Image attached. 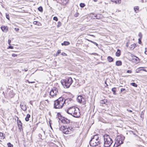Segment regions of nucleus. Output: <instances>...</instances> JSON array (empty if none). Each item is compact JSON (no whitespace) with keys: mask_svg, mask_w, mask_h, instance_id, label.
<instances>
[{"mask_svg":"<svg viewBox=\"0 0 147 147\" xmlns=\"http://www.w3.org/2000/svg\"><path fill=\"white\" fill-rule=\"evenodd\" d=\"M0 136L2 137V138H3L5 137V136H3V134L1 132H0Z\"/></svg>","mask_w":147,"mask_h":147,"instance_id":"nucleus-37","label":"nucleus"},{"mask_svg":"<svg viewBox=\"0 0 147 147\" xmlns=\"http://www.w3.org/2000/svg\"><path fill=\"white\" fill-rule=\"evenodd\" d=\"M77 101L80 103L84 104L85 103V99L82 96H78L77 98Z\"/></svg>","mask_w":147,"mask_h":147,"instance_id":"nucleus-8","label":"nucleus"},{"mask_svg":"<svg viewBox=\"0 0 147 147\" xmlns=\"http://www.w3.org/2000/svg\"><path fill=\"white\" fill-rule=\"evenodd\" d=\"M88 35H90V36H93L94 37H95V36L94 35H91V34H89Z\"/></svg>","mask_w":147,"mask_h":147,"instance_id":"nucleus-58","label":"nucleus"},{"mask_svg":"<svg viewBox=\"0 0 147 147\" xmlns=\"http://www.w3.org/2000/svg\"><path fill=\"white\" fill-rule=\"evenodd\" d=\"M116 2H118V0H116Z\"/></svg>","mask_w":147,"mask_h":147,"instance_id":"nucleus-62","label":"nucleus"},{"mask_svg":"<svg viewBox=\"0 0 147 147\" xmlns=\"http://www.w3.org/2000/svg\"><path fill=\"white\" fill-rule=\"evenodd\" d=\"M105 84H107V83H106V81H105Z\"/></svg>","mask_w":147,"mask_h":147,"instance_id":"nucleus-61","label":"nucleus"},{"mask_svg":"<svg viewBox=\"0 0 147 147\" xmlns=\"http://www.w3.org/2000/svg\"><path fill=\"white\" fill-rule=\"evenodd\" d=\"M12 56L13 57H15L17 56V55L15 54H12Z\"/></svg>","mask_w":147,"mask_h":147,"instance_id":"nucleus-44","label":"nucleus"},{"mask_svg":"<svg viewBox=\"0 0 147 147\" xmlns=\"http://www.w3.org/2000/svg\"><path fill=\"white\" fill-rule=\"evenodd\" d=\"M106 85L107 86H108V84H106Z\"/></svg>","mask_w":147,"mask_h":147,"instance_id":"nucleus-64","label":"nucleus"},{"mask_svg":"<svg viewBox=\"0 0 147 147\" xmlns=\"http://www.w3.org/2000/svg\"><path fill=\"white\" fill-rule=\"evenodd\" d=\"M120 53H121L120 50L119 49H118L117 50V51L116 53V54H115L116 55L117 57H119L120 55Z\"/></svg>","mask_w":147,"mask_h":147,"instance_id":"nucleus-19","label":"nucleus"},{"mask_svg":"<svg viewBox=\"0 0 147 147\" xmlns=\"http://www.w3.org/2000/svg\"><path fill=\"white\" fill-rule=\"evenodd\" d=\"M100 140H95L92 139L90 142V145L92 146H95L100 144Z\"/></svg>","mask_w":147,"mask_h":147,"instance_id":"nucleus-6","label":"nucleus"},{"mask_svg":"<svg viewBox=\"0 0 147 147\" xmlns=\"http://www.w3.org/2000/svg\"><path fill=\"white\" fill-rule=\"evenodd\" d=\"M25 71H27V70L25 69Z\"/></svg>","mask_w":147,"mask_h":147,"instance_id":"nucleus-63","label":"nucleus"},{"mask_svg":"<svg viewBox=\"0 0 147 147\" xmlns=\"http://www.w3.org/2000/svg\"><path fill=\"white\" fill-rule=\"evenodd\" d=\"M112 2L115 3L116 4H119L121 3V0H111Z\"/></svg>","mask_w":147,"mask_h":147,"instance_id":"nucleus-16","label":"nucleus"},{"mask_svg":"<svg viewBox=\"0 0 147 147\" xmlns=\"http://www.w3.org/2000/svg\"><path fill=\"white\" fill-rule=\"evenodd\" d=\"M98 0H94V2H96Z\"/></svg>","mask_w":147,"mask_h":147,"instance_id":"nucleus-60","label":"nucleus"},{"mask_svg":"<svg viewBox=\"0 0 147 147\" xmlns=\"http://www.w3.org/2000/svg\"><path fill=\"white\" fill-rule=\"evenodd\" d=\"M11 40L10 39H9L8 40V44L9 45H10V43H11Z\"/></svg>","mask_w":147,"mask_h":147,"instance_id":"nucleus-51","label":"nucleus"},{"mask_svg":"<svg viewBox=\"0 0 147 147\" xmlns=\"http://www.w3.org/2000/svg\"><path fill=\"white\" fill-rule=\"evenodd\" d=\"M104 139V146L105 147H109L113 141L109 136L107 134H105L103 136Z\"/></svg>","mask_w":147,"mask_h":147,"instance_id":"nucleus-3","label":"nucleus"},{"mask_svg":"<svg viewBox=\"0 0 147 147\" xmlns=\"http://www.w3.org/2000/svg\"><path fill=\"white\" fill-rule=\"evenodd\" d=\"M53 20H55L56 21H58V19L57 18V17H54L53 18Z\"/></svg>","mask_w":147,"mask_h":147,"instance_id":"nucleus-40","label":"nucleus"},{"mask_svg":"<svg viewBox=\"0 0 147 147\" xmlns=\"http://www.w3.org/2000/svg\"><path fill=\"white\" fill-rule=\"evenodd\" d=\"M138 43L140 44H141L142 43L141 39L139 38L138 39Z\"/></svg>","mask_w":147,"mask_h":147,"instance_id":"nucleus-41","label":"nucleus"},{"mask_svg":"<svg viewBox=\"0 0 147 147\" xmlns=\"http://www.w3.org/2000/svg\"><path fill=\"white\" fill-rule=\"evenodd\" d=\"M92 139H93L94 140H100L99 139V137H98V135H95L94 136V138Z\"/></svg>","mask_w":147,"mask_h":147,"instance_id":"nucleus-27","label":"nucleus"},{"mask_svg":"<svg viewBox=\"0 0 147 147\" xmlns=\"http://www.w3.org/2000/svg\"><path fill=\"white\" fill-rule=\"evenodd\" d=\"M134 9L135 11V12L137 13L138 11L139 8L138 7H137L136 8H134Z\"/></svg>","mask_w":147,"mask_h":147,"instance_id":"nucleus-33","label":"nucleus"},{"mask_svg":"<svg viewBox=\"0 0 147 147\" xmlns=\"http://www.w3.org/2000/svg\"><path fill=\"white\" fill-rule=\"evenodd\" d=\"M62 55H64V56H67V55L66 54V53H61V54Z\"/></svg>","mask_w":147,"mask_h":147,"instance_id":"nucleus-43","label":"nucleus"},{"mask_svg":"<svg viewBox=\"0 0 147 147\" xmlns=\"http://www.w3.org/2000/svg\"><path fill=\"white\" fill-rule=\"evenodd\" d=\"M127 111L129 112H131V113L132 112V111L130 110H129V109H127Z\"/></svg>","mask_w":147,"mask_h":147,"instance_id":"nucleus-52","label":"nucleus"},{"mask_svg":"<svg viewBox=\"0 0 147 147\" xmlns=\"http://www.w3.org/2000/svg\"><path fill=\"white\" fill-rule=\"evenodd\" d=\"M125 137L123 136H118L116 139L115 143H117V146H119L123 143Z\"/></svg>","mask_w":147,"mask_h":147,"instance_id":"nucleus-5","label":"nucleus"},{"mask_svg":"<svg viewBox=\"0 0 147 147\" xmlns=\"http://www.w3.org/2000/svg\"><path fill=\"white\" fill-rule=\"evenodd\" d=\"M138 36L140 37V38H139L142 39V34L141 32H140L139 33Z\"/></svg>","mask_w":147,"mask_h":147,"instance_id":"nucleus-36","label":"nucleus"},{"mask_svg":"<svg viewBox=\"0 0 147 147\" xmlns=\"http://www.w3.org/2000/svg\"><path fill=\"white\" fill-rule=\"evenodd\" d=\"M141 68H140L137 69L136 70V73H143V72L144 71L143 70H142Z\"/></svg>","mask_w":147,"mask_h":147,"instance_id":"nucleus-17","label":"nucleus"},{"mask_svg":"<svg viewBox=\"0 0 147 147\" xmlns=\"http://www.w3.org/2000/svg\"><path fill=\"white\" fill-rule=\"evenodd\" d=\"M79 15V13L78 12H76L75 14H74V16L75 17H76L78 16Z\"/></svg>","mask_w":147,"mask_h":147,"instance_id":"nucleus-38","label":"nucleus"},{"mask_svg":"<svg viewBox=\"0 0 147 147\" xmlns=\"http://www.w3.org/2000/svg\"><path fill=\"white\" fill-rule=\"evenodd\" d=\"M136 44L134 43L130 45V46L129 47V48L131 50H133L136 47Z\"/></svg>","mask_w":147,"mask_h":147,"instance_id":"nucleus-18","label":"nucleus"},{"mask_svg":"<svg viewBox=\"0 0 147 147\" xmlns=\"http://www.w3.org/2000/svg\"><path fill=\"white\" fill-rule=\"evenodd\" d=\"M107 102L106 100L105 99L104 100H101L100 101V104H105V102Z\"/></svg>","mask_w":147,"mask_h":147,"instance_id":"nucleus-28","label":"nucleus"},{"mask_svg":"<svg viewBox=\"0 0 147 147\" xmlns=\"http://www.w3.org/2000/svg\"><path fill=\"white\" fill-rule=\"evenodd\" d=\"M147 49L146 48V51L145 52V54H146V55H147Z\"/></svg>","mask_w":147,"mask_h":147,"instance_id":"nucleus-55","label":"nucleus"},{"mask_svg":"<svg viewBox=\"0 0 147 147\" xmlns=\"http://www.w3.org/2000/svg\"><path fill=\"white\" fill-rule=\"evenodd\" d=\"M57 115L58 116L59 119L60 120L61 119V118H62V117H61V116L60 113H58L57 114Z\"/></svg>","mask_w":147,"mask_h":147,"instance_id":"nucleus-35","label":"nucleus"},{"mask_svg":"<svg viewBox=\"0 0 147 147\" xmlns=\"http://www.w3.org/2000/svg\"><path fill=\"white\" fill-rule=\"evenodd\" d=\"M68 99L65 100L63 97H60L54 101V108L56 109H61L64 104L68 102Z\"/></svg>","mask_w":147,"mask_h":147,"instance_id":"nucleus-1","label":"nucleus"},{"mask_svg":"<svg viewBox=\"0 0 147 147\" xmlns=\"http://www.w3.org/2000/svg\"><path fill=\"white\" fill-rule=\"evenodd\" d=\"M13 47L11 46H10L8 47V48L10 49H13Z\"/></svg>","mask_w":147,"mask_h":147,"instance_id":"nucleus-47","label":"nucleus"},{"mask_svg":"<svg viewBox=\"0 0 147 147\" xmlns=\"http://www.w3.org/2000/svg\"><path fill=\"white\" fill-rule=\"evenodd\" d=\"M37 22V21H34L33 22L34 24H36V23L37 22Z\"/></svg>","mask_w":147,"mask_h":147,"instance_id":"nucleus-57","label":"nucleus"},{"mask_svg":"<svg viewBox=\"0 0 147 147\" xmlns=\"http://www.w3.org/2000/svg\"><path fill=\"white\" fill-rule=\"evenodd\" d=\"M86 40H87L88 41H89V42H92V43H94V41H92V40H89L88 39H87Z\"/></svg>","mask_w":147,"mask_h":147,"instance_id":"nucleus-45","label":"nucleus"},{"mask_svg":"<svg viewBox=\"0 0 147 147\" xmlns=\"http://www.w3.org/2000/svg\"><path fill=\"white\" fill-rule=\"evenodd\" d=\"M61 25V23L60 21H59L58 22V24L57 25V28H59L60 27Z\"/></svg>","mask_w":147,"mask_h":147,"instance_id":"nucleus-32","label":"nucleus"},{"mask_svg":"<svg viewBox=\"0 0 147 147\" xmlns=\"http://www.w3.org/2000/svg\"><path fill=\"white\" fill-rule=\"evenodd\" d=\"M60 120H61L62 122L63 123L68 124L70 122L69 119L64 117L61 118Z\"/></svg>","mask_w":147,"mask_h":147,"instance_id":"nucleus-11","label":"nucleus"},{"mask_svg":"<svg viewBox=\"0 0 147 147\" xmlns=\"http://www.w3.org/2000/svg\"><path fill=\"white\" fill-rule=\"evenodd\" d=\"M94 16L96 18V19H100L102 18V16L101 14H97L94 15Z\"/></svg>","mask_w":147,"mask_h":147,"instance_id":"nucleus-14","label":"nucleus"},{"mask_svg":"<svg viewBox=\"0 0 147 147\" xmlns=\"http://www.w3.org/2000/svg\"><path fill=\"white\" fill-rule=\"evenodd\" d=\"M38 10L42 12L43 11L42 7L41 6H40L38 8Z\"/></svg>","mask_w":147,"mask_h":147,"instance_id":"nucleus-29","label":"nucleus"},{"mask_svg":"<svg viewBox=\"0 0 147 147\" xmlns=\"http://www.w3.org/2000/svg\"><path fill=\"white\" fill-rule=\"evenodd\" d=\"M108 61L110 62L113 61V59L110 56H108L107 58Z\"/></svg>","mask_w":147,"mask_h":147,"instance_id":"nucleus-20","label":"nucleus"},{"mask_svg":"<svg viewBox=\"0 0 147 147\" xmlns=\"http://www.w3.org/2000/svg\"><path fill=\"white\" fill-rule=\"evenodd\" d=\"M6 18L9 20V15L8 14H7V13H6Z\"/></svg>","mask_w":147,"mask_h":147,"instance_id":"nucleus-39","label":"nucleus"},{"mask_svg":"<svg viewBox=\"0 0 147 147\" xmlns=\"http://www.w3.org/2000/svg\"><path fill=\"white\" fill-rule=\"evenodd\" d=\"M135 58H134L133 59V60H134V61H136L135 62L136 63H138L139 62V59L138 57H135Z\"/></svg>","mask_w":147,"mask_h":147,"instance_id":"nucleus-24","label":"nucleus"},{"mask_svg":"<svg viewBox=\"0 0 147 147\" xmlns=\"http://www.w3.org/2000/svg\"><path fill=\"white\" fill-rule=\"evenodd\" d=\"M62 3L64 4H66L68 1V0H61Z\"/></svg>","mask_w":147,"mask_h":147,"instance_id":"nucleus-26","label":"nucleus"},{"mask_svg":"<svg viewBox=\"0 0 147 147\" xmlns=\"http://www.w3.org/2000/svg\"><path fill=\"white\" fill-rule=\"evenodd\" d=\"M60 53H61V50H59L58 51L57 54H60Z\"/></svg>","mask_w":147,"mask_h":147,"instance_id":"nucleus-50","label":"nucleus"},{"mask_svg":"<svg viewBox=\"0 0 147 147\" xmlns=\"http://www.w3.org/2000/svg\"><path fill=\"white\" fill-rule=\"evenodd\" d=\"M112 91L113 92V94L114 95L116 94V88L114 87L112 89Z\"/></svg>","mask_w":147,"mask_h":147,"instance_id":"nucleus-25","label":"nucleus"},{"mask_svg":"<svg viewBox=\"0 0 147 147\" xmlns=\"http://www.w3.org/2000/svg\"><path fill=\"white\" fill-rule=\"evenodd\" d=\"M76 108L75 107H72L69 108L67 110V113L72 115H73L74 111L76 110Z\"/></svg>","mask_w":147,"mask_h":147,"instance_id":"nucleus-9","label":"nucleus"},{"mask_svg":"<svg viewBox=\"0 0 147 147\" xmlns=\"http://www.w3.org/2000/svg\"><path fill=\"white\" fill-rule=\"evenodd\" d=\"M142 115H144V112L143 111H142L141 112V114Z\"/></svg>","mask_w":147,"mask_h":147,"instance_id":"nucleus-56","label":"nucleus"},{"mask_svg":"<svg viewBox=\"0 0 147 147\" xmlns=\"http://www.w3.org/2000/svg\"><path fill=\"white\" fill-rule=\"evenodd\" d=\"M15 30L16 31H18L19 30V29L18 28H14Z\"/></svg>","mask_w":147,"mask_h":147,"instance_id":"nucleus-48","label":"nucleus"},{"mask_svg":"<svg viewBox=\"0 0 147 147\" xmlns=\"http://www.w3.org/2000/svg\"><path fill=\"white\" fill-rule=\"evenodd\" d=\"M131 85L132 86H133L134 87H137V84L136 83H134V82L131 83Z\"/></svg>","mask_w":147,"mask_h":147,"instance_id":"nucleus-31","label":"nucleus"},{"mask_svg":"<svg viewBox=\"0 0 147 147\" xmlns=\"http://www.w3.org/2000/svg\"><path fill=\"white\" fill-rule=\"evenodd\" d=\"M127 73H131V71L130 70H128L127 71Z\"/></svg>","mask_w":147,"mask_h":147,"instance_id":"nucleus-46","label":"nucleus"},{"mask_svg":"<svg viewBox=\"0 0 147 147\" xmlns=\"http://www.w3.org/2000/svg\"><path fill=\"white\" fill-rule=\"evenodd\" d=\"M116 65L117 66H120L122 65V62L120 61H118L116 62Z\"/></svg>","mask_w":147,"mask_h":147,"instance_id":"nucleus-23","label":"nucleus"},{"mask_svg":"<svg viewBox=\"0 0 147 147\" xmlns=\"http://www.w3.org/2000/svg\"><path fill=\"white\" fill-rule=\"evenodd\" d=\"M80 6L81 7L83 8L85 6V5L84 3H81L80 4Z\"/></svg>","mask_w":147,"mask_h":147,"instance_id":"nucleus-30","label":"nucleus"},{"mask_svg":"<svg viewBox=\"0 0 147 147\" xmlns=\"http://www.w3.org/2000/svg\"><path fill=\"white\" fill-rule=\"evenodd\" d=\"M28 82H29V83H34L35 82L34 81L30 82L28 80Z\"/></svg>","mask_w":147,"mask_h":147,"instance_id":"nucleus-53","label":"nucleus"},{"mask_svg":"<svg viewBox=\"0 0 147 147\" xmlns=\"http://www.w3.org/2000/svg\"><path fill=\"white\" fill-rule=\"evenodd\" d=\"M20 106L21 109L25 111L26 110L27 108L26 105H22L21 104L20 105Z\"/></svg>","mask_w":147,"mask_h":147,"instance_id":"nucleus-15","label":"nucleus"},{"mask_svg":"<svg viewBox=\"0 0 147 147\" xmlns=\"http://www.w3.org/2000/svg\"><path fill=\"white\" fill-rule=\"evenodd\" d=\"M129 41H128V42H127L126 46L127 47H129Z\"/></svg>","mask_w":147,"mask_h":147,"instance_id":"nucleus-42","label":"nucleus"},{"mask_svg":"<svg viewBox=\"0 0 147 147\" xmlns=\"http://www.w3.org/2000/svg\"><path fill=\"white\" fill-rule=\"evenodd\" d=\"M125 88H122L121 89V92L123 91H125Z\"/></svg>","mask_w":147,"mask_h":147,"instance_id":"nucleus-49","label":"nucleus"},{"mask_svg":"<svg viewBox=\"0 0 147 147\" xmlns=\"http://www.w3.org/2000/svg\"><path fill=\"white\" fill-rule=\"evenodd\" d=\"M73 82V81L71 78H68L65 80H61V81L62 84L65 88H69Z\"/></svg>","mask_w":147,"mask_h":147,"instance_id":"nucleus-2","label":"nucleus"},{"mask_svg":"<svg viewBox=\"0 0 147 147\" xmlns=\"http://www.w3.org/2000/svg\"><path fill=\"white\" fill-rule=\"evenodd\" d=\"M58 94V90L57 88L54 87L52 88L50 92L51 96L54 97Z\"/></svg>","mask_w":147,"mask_h":147,"instance_id":"nucleus-7","label":"nucleus"},{"mask_svg":"<svg viewBox=\"0 0 147 147\" xmlns=\"http://www.w3.org/2000/svg\"><path fill=\"white\" fill-rule=\"evenodd\" d=\"M93 44H94V45H96L97 47H98V45L96 42H94V43H93Z\"/></svg>","mask_w":147,"mask_h":147,"instance_id":"nucleus-54","label":"nucleus"},{"mask_svg":"<svg viewBox=\"0 0 147 147\" xmlns=\"http://www.w3.org/2000/svg\"><path fill=\"white\" fill-rule=\"evenodd\" d=\"M80 113L79 109L76 108V110L74 111V113L72 116L75 117H80Z\"/></svg>","mask_w":147,"mask_h":147,"instance_id":"nucleus-10","label":"nucleus"},{"mask_svg":"<svg viewBox=\"0 0 147 147\" xmlns=\"http://www.w3.org/2000/svg\"><path fill=\"white\" fill-rule=\"evenodd\" d=\"M59 129L65 134H69L72 133L73 131V128L71 127L67 126H61L59 128Z\"/></svg>","mask_w":147,"mask_h":147,"instance_id":"nucleus-4","label":"nucleus"},{"mask_svg":"<svg viewBox=\"0 0 147 147\" xmlns=\"http://www.w3.org/2000/svg\"><path fill=\"white\" fill-rule=\"evenodd\" d=\"M17 123L19 129L20 130H21V129H22V123L20 120L18 121Z\"/></svg>","mask_w":147,"mask_h":147,"instance_id":"nucleus-13","label":"nucleus"},{"mask_svg":"<svg viewBox=\"0 0 147 147\" xmlns=\"http://www.w3.org/2000/svg\"><path fill=\"white\" fill-rule=\"evenodd\" d=\"M30 117V115L29 114H28L26 116L25 118V119L26 121H28L29 120V118Z\"/></svg>","mask_w":147,"mask_h":147,"instance_id":"nucleus-22","label":"nucleus"},{"mask_svg":"<svg viewBox=\"0 0 147 147\" xmlns=\"http://www.w3.org/2000/svg\"><path fill=\"white\" fill-rule=\"evenodd\" d=\"M140 117L141 118H143L144 117V115H141Z\"/></svg>","mask_w":147,"mask_h":147,"instance_id":"nucleus-59","label":"nucleus"},{"mask_svg":"<svg viewBox=\"0 0 147 147\" xmlns=\"http://www.w3.org/2000/svg\"><path fill=\"white\" fill-rule=\"evenodd\" d=\"M70 44L69 42L68 41H64L63 43H61L62 45H68Z\"/></svg>","mask_w":147,"mask_h":147,"instance_id":"nucleus-21","label":"nucleus"},{"mask_svg":"<svg viewBox=\"0 0 147 147\" xmlns=\"http://www.w3.org/2000/svg\"><path fill=\"white\" fill-rule=\"evenodd\" d=\"M8 147H13V146L11 144L10 142L8 143L7 144Z\"/></svg>","mask_w":147,"mask_h":147,"instance_id":"nucleus-34","label":"nucleus"},{"mask_svg":"<svg viewBox=\"0 0 147 147\" xmlns=\"http://www.w3.org/2000/svg\"><path fill=\"white\" fill-rule=\"evenodd\" d=\"M1 29L4 32H7L8 30V27L7 26H2L1 27Z\"/></svg>","mask_w":147,"mask_h":147,"instance_id":"nucleus-12","label":"nucleus"}]
</instances>
